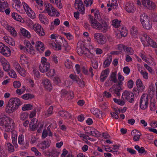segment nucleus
Listing matches in <instances>:
<instances>
[{
    "label": "nucleus",
    "instance_id": "20",
    "mask_svg": "<svg viewBox=\"0 0 157 157\" xmlns=\"http://www.w3.org/2000/svg\"><path fill=\"white\" fill-rule=\"evenodd\" d=\"M45 64H41L39 66V70L42 73L48 71L50 68V65L49 63H46Z\"/></svg>",
    "mask_w": 157,
    "mask_h": 157
},
{
    "label": "nucleus",
    "instance_id": "4",
    "mask_svg": "<svg viewBox=\"0 0 157 157\" xmlns=\"http://www.w3.org/2000/svg\"><path fill=\"white\" fill-rule=\"evenodd\" d=\"M43 6V10H40L42 13H48L49 15L51 16L55 15L57 17L59 16V13L50 3L45 2Z\"/></svg>",
    "mask_w": 157,
    "mask_h": 157
},
{
    "label": "nucleus",
    "instance_id": "14",
    "mask_svg": "<svg viewBox=\"0 0 157 157\" xmlns=\"http://www.w3.org/2000/svg\"><path fill=\"white\" fill-rule=\"evenodd\" d=\"M20 60L22 65H23L24 67L29 68V66L30 63L27 58L24 55H22L20 56Z\"/></svg>",
    "mask_w": 157,
    "mask_h": 157
},
{
    "label": "nucleus",
    "instance_id": "28",
    "mask_svg": "<svg viewBox=\"0 0 157 157\" xmlns=\"http://www.w3.org/2000/svg\"><path fill=\"white\" fill-rule=\"evenodd\" d=\"M136 85L138 88V90L139 92H142L145 87L143 85V84L140 79H138L136 81Z\"/></svg>",
    "mask_w": 157,
    "mask_h": 157
},
{
    "label": "nucleus",
    "instance_id": "27",
    "mask_svg": "<svg viewBox=\"0 0 157 157\" xmlns=\"http://www.w3.org/2000/svg\"><path fill=\"white\" fill-rule=\"evenodd\" d=\"M2 51L0 53L4 56L8 57L11 55V52L10 49L6 46H5Z\"/></svg>",
    "mask_w": 157,
    "mask_h": 157
},
{
    "label": "nucleus",
    "instance_id": "37",
    "mask_svg": "<svg viewBox=\"0 0 157 157\" xmlns=\"http://www.w3.org/2000/svg\"><path fill=\"white\" fill-rule=\"evenodd\" d=\"M140 19L142 24L145 22L149 19L147 15L144 13L141 14L140 16Z\"/></svg>",
    "mask_w": 157,
    "mask_h": 157
},
{
    "label": "nucleus",
    "instance_id": "19",
    "mask_svg": "<svg viewBox=\"0 0 157 157\" xmlns=\"http://www.w3.org/2000/svg\"><path fill=\"white\" fill-rule=\"evenodd\" d=\"M125 9L128 13H133L135 10V8L133 3L128 2L126 4Z\"/></svg>",
    "mask_w": 157,
    "mask_h": 157
},
{
    "label": "nucleus",
    "instance_id": "17",
    "mask_svg": "<svg viewBox=\"0 0 157 157\" xmlns=\"http://www.w3.org/2000/svg\"><path fill=\"white\" fill-rule=\"evenodd\" d=\"M51 141L48 140L43 141L37 145L39 147L43 150L45 149L48 148L50 145Z\"/></svg>",
    "mask_w": 157,
    "mask_h": 157
},
{
    "label": "nucleus",
    "instance_id": "35",
    "mask_svg": "<svg viewBox=\"0 0 157 157\" xmlns=\"http://www.w3.org/2000/svg\"><path fill=\"white\" fill-rule=\"evenodd\" d=\"M17 136L16 134L12 133V139L13 144L16 148L18 147L17 143Z\"/></svg>",
    "mask_w": 157,
    "mask_h": 157
},
{
    "label": "nucleus",
    "instance_id": "26",
    "mask_svg": "<svg viewBox=\"0 0 157 157\" xmlns=\"http://www.w3.org/2000/svg\"><path fill=\"white\" fill-rule=\"evenodd\" d=\"M150 39L146 34H144L140 37L141 40L144 45H147Z\"/></svg>",
    "mask_w": 157,
    "mask_h": 157
},
{
    "label": "nucleus",
    "instance_id": "50",
    "mask_svg": "<svg viewBox=\"0 0 157 157\" xmlns=\"http://www.w3.org/2000/svg\"><path fill=\"white\" fill-rule=\"evenodd\" d=\"M17 72L21 76L23 77H25L26 75V71L24 68L21 67V69H20Z\"/></svg>",
    "mask_w": 157,
    "mask_h": 157
},
{
    "label": "nucleus",
    "instance_id": "7",
    "mask_svg": "<svg viewBox=\"0 0 157 157\" xmlns=\"http://www.w3.org/2000/svg\"><path fill=\"white\" fill-rule=\"evenodd\" d=\"M18 142L22 149H27L29 147V141L25 140L24 136L22 134L18 136Z\"/></svg>",
    "mask_w": 157,
    "mask_h": 157
},
{
    "label": "nucleus",
    "instance_id": "55",
    "mask_svg": "<svg viewBox=\"0 0 157 157\" xmlns=\"http://www.w3.org/2000/svg\"><path fill=\"white\" fill-rule=\"evenodd\" d=\"M31 150L34 152L35 155L37 156L41 155V153L39 152L36 148L35 147H33L31 148Z\"/></svg>",
    "mask_w": 157,
    "mask_h": 157
},
{
    "label": "nucleus",
    "instance_id": "31",
    "mask_svg": "<svg viewBox=\"0 0 157 157\" xmlns=\"http://www.w3.org/2000/svg\"><path fill=\"white\" fill-rule=\"evenodd\" d=\"M20 31L21 35L24 37H26L28 38L31 37L30 33L25 29L23 28H21L20 29Z\"/></svg>",
    "mask_w": 157,
    "mask_h": 157
},
{
    "label": "nucleus",
    "instance_id": "12",
    "mask_svg": "<svg viewBox=\"0 0 157 157\" xmlns=\"http://www.w3.org/2000/svg\"><path fill=\"white\" fill-rule=\"evenodd\" d=\"M142 3L145 8L149 10L154 9L156 7L155 3L150 0H142Z\"/></svg>",
    "mask_w": 157,
    "mask_h": 157
},
{
    "label": "nucleus",
    "instance_id": "64",
    "mask_svg": "<svg viewBox=\"0 0 157 157\" xmlns=\"http://www.w3.org/2000/svg\"><path fill=\"white\" fill-rule=\"evenodd\" d=\"M28 117V114L26 113H21L20 115L21 119L24 120L26 119Z\"/></svg>",
    "mask_w": 157,
    "mask_h": 157
},
{
    "label": "nucleus",
    "instance_id": "1",
    "mask_svg": "<svg viewBox=\"0 0 157 157\" xmlns=\"http://www.w3.org/2000/svg\"><path fill=\"white\" fill-rule=\"evenodd\" d=\"M21 104L20 100L17 98H12L9 100L6 108V111L8 113L14 112Z\"/></svg>",
    "mask_w": 157,
    "mask_h": 157
},
{
    "label": "nucleus",
    "instance_id": "6",
    "mask_svg": "<svg viewBox=\"0 0 157 157\" xmlns=\"http://www.w3.org/2000/svg\"><path fill=\"white\" fill-rule=\"evenodd\" d=\"M77 50L78 53L80 56L85 55L88 58L90 57L91 53L89 50L85 47V43L82 41H79L77 44Z\"/></svg>",
    "mask_w": 157,
    "mask_h": 157
},
{
    "label": "nucleus",
    "instance_id": "10",
    "mask_svg": "<svg viewBox=\"0 0 157 157\" xmlns=\"http://www.w3.org/2000/svg\"><path fill=\"white\" fill-rule=\"evenodd\" d=\"M94 38L95 41L100 44H105L106 42L105 37L100 33H97L94 34Z\"/></svg>",
    "mask_w": 157,
    "mask_h": 157
},
{
    "label": "nucleus",
    "instance_id": "44",
    "mask_svg": "<svg viewBox=\"0 0 157 157\" xmlns=\"http://www.w3.org/2000/svg\"><path fill=\"white\" fill-rule=\"evenodd\" d=\"M44 5L43 2L42 0L41 1H39L37 3L36 7L40 10H43Z\"/></svg>",
    "mask_w": 157,
    "mask_h": 157
},
{
    "label": "nucleus",
    "instance_id": "51",
    "mask_svg": "<svg viewBox=\"0 0 157 157\" xmlns=\"http://www.w3.org/2000/svg\"><path fill=\"white\" fill-rule=\"evenodd\" d=\"M64 39V40L63 42V46L65 48V49L66 51H68V50L70 49V48L68 45L67 42Z\"/></svg>",
    "mask_w": 157,
    "mask_h": 157
},
{
    "label": "nucleus",
    "instance_id": "22",
    "mask_svg": "<svg viewBox=\"0 0 157 157\" xmlns=\"http://www.w3.org/2000/svg\"><path fill=\"white\" fill-rule=\"evenodd\" d=\"M109 73V69L108 68L102 71L100 76V80L102 82H104L108 77Z\"/></svg>",
    "mask_w": 157,
    "mask_h": 157
},
{
    "label": "nucleus",
    "instance_id": "46",
    "mask_svg": "<svg viewBox=\"0 0 157 157\" xmlns=\"http://www.w3.org/2000/svg\"><path fill=\"white\" fill-rule=\"evenodd\" d=\"M65 67L68 69H71L72 67V64L71 61L67 59L65 63Z\"/></svg>",
    "mask_w": 157,
    "mask_h": 157
},
{
    "label": "nucleus",
    "instance_id": "60",
    "mask_svg": "<svg viewBox=\"0 0 157 157\" xmlns=\"http://www.w3.org/2000/svg\"><path fill=\"white\" fill-rule=\"evenodd\" d=\"M93 2V0H85L84 3L86 5V7H88L92 5Z\"/></svg>",
    "mask_w": 157,
    "mask_h": 157
},
{
    "label": "nucleus",
    "instance_id": "42",
    "mask_svg": "<svg viewBox=\"0 0 157 157\" xmlns=\"http://www.w3.org/2000/svg\"><path fill=\"white\" fill-rule=\"evenodd\" d=\"M34 98V96L29 94H25L22 96V98L25 100L30 99Z\"/></svg>",
    "mask_w": 157,
    "mask_h": 157
},
{
    "label": "nucleus",
    "instance_id": "53",
    "mask_svg": "<svg viewBox=\"0 0 157 157\" xmlns=\"http://www.w3.org/2000/svg\"><path fill=\"white\" fill-rule=\"evenodd\" d=\"M59 154L58 152L54 150H53L51 152H49V155L52 156V157H57Z\"/></svg>",
    "mask_w": 157,
    "mask_h": 157
},
{
    "label": "nucleus",
    "instance_id": "25",
    "mask_svg": "<svg viewBox=\"0 0 157 157\" xmlns=\"http://www.w3.org/2000/svg\"><path fill=\"white\" fill-rule=\"evenodd\" d=\"M90 132H86V133L87 134L89 135H92L93 136L96 137H99L100 136V133L98 132L97 130L94 129L93 128H91L90 129Z\"/></svg>",
    "mask_w": 157,
    "mask_h": 157
},
{
    "label": "nucleus",
    "instance_id": "11",
    "mask_svg": "<svg viewBox=\"0 0 157 157\" xmlns=\"http://www.w3.org/2000/svg\"><path fill=\"white\" fill-rule=\"evenodd\" d=\"M74 6L75 8L80 11L82 14H83L84 13L85 8L81 0H75Z\"/></svg>",
    "mask_w": 157,
    "mask_h": 157
},
{
    "label": "nucleus",
    "instance_id": "9",
    "mask_svg": "<svg viewBox=\"0 0 157 157\" xmlns=\"http://www.w3.org/2000/svg\"><path fill=\"white\" fill-rule=\"evenodd\" d=\"M122 98L123 99L127 100L129 102L131 103L134 100V96L133 94L131 92L125 90L123 93Z\"/></svg>",
    "mask_w": 157,
    "mask_h": 157
},
{
    "label": "nucleus",
    "instance_id": "30",
    "mask_svg": "<svg viewBox=\"0 0 157 157\" xmlns=\"http://www.w3.org/2000/svg\"><path fill=\"white\" fill-rule=\"evenodd\" d=\"M58 113L60 116L64 119L71 117L70 113L65 111H60L58 112Z\"/></svg>",
    "mask_w": 157,
    "mask_h": 157
},
{
    "label": "nucleus",
    "instance_id": "54",
    "mask_svg": "<svg viewBox=\"0 0 157 157\" xmlns=\"http://www.w3.org/2000/svg\"><path fill=\"white\" fill-rule=\"evenodd\" d=\"M147 44L150 45L152 47L156 48L157 47V45L156 43L152 39H150Z\"/></svg>",
    "mask_w": 157,
    "mask_h": 157
},
{
    "label": "nucleus",
    "instance_id": "63",
    "mask_svg": "<svg viewBox=\"0 0 157 157\" xmlns=\"http://www.w3.org/2000/svg\"><path fill=\"white\" fill-rule=\"evenodd\" d=\"M3 39L8 44H11L12 45H13L14 44V42H11L10 40V38L7 36H4L3 37Z\"/></svg>",
    "mask_w": 157,
    "mask_h": 157
},
{
    "label": "nucleus",
    "instance_id": "29",
    "mask_svg": "<svg viewBox=\"0 0 157 157\" xmlns=\"http://www.w3.org/2000/svg\"><path fill=\"white\" fill-rule=\"evenodd\" d=\"M112 60V56H109L104 62L103 63V67L106 68L108 67L110 65Z\"/></svg>",
    "mask_w": 157,
    "mask_h": 157
},
{
    "label": "nucleus",
    "instance_id": "5",
    "mask_svg": "<svg viewBox=\"0 0 157 157\" xmlns=\"http://www.w3.org/2000/svg\"><path fill=\"white\" fill-rule=\"evenodd\" d=\"M0 125L5 128V131L7 132H12L13 126H12V120L9 117L5 116L0 118Z\"/></svg>",
    "mask_w": 157,
    "mask_h": 157
},
{
    "label": "nucleus",
    "instance_id": "38",
    "mask_svg": "<svg viewBox=\"0 0 157 157\" xmlns=\"http://www.w3.org/2000/svg\"><path fill=\"white\" fill-rule=\"evenodd\" d=\"M135 148L136 150L138 151L139 153L142 154L145 152V154H146V152L145 151L144 147H140L139 146L137 145L135 146Z\"/></svg>",
    "mask_w": 157,
    "mask_h": 157
},
{
    "label": "nucleus",
    "instance_id": "32",
    "mask_svg": "<svg viewBox=\"0 0 157 157\" xmlns=\"http://www.w3.org/2000/svg\"><path fill=\"white\" fill-rule=\"evenodd\" d=\"M8 6V3L4 0H0V11L4 12V10Z\"/></svg>",
    "mask_w": 157,
    "mask_h": 157
},
{
    "label": "nucleus",
    "instance_id": "39",
    "mask_svg": "<svg viewBox=\"0 0 157 157\" xmlns=\"http://www.w3.org/2000/svg\"><path fill=\"white\" fill-rule=\"evenodd\" d=\"M125 48L124 51L126 52L128 55H131L133 54L134 51L132 48L126 46Z\"/></svg>",
    "mask_w": 157,
    "mask_h": 157
},
{
    "label": "nucleus",
    "instance_id": "48",
    "mask_svg": "<svg viewBox=\"0 0 157 157\" xmlns=\"http://www.w3.org/2000/svg\"><path fill=\"white\" fill-rule=\"evenodd\" d=\"M47 75L49 77H52L55 74V70L54 69H51L47 71Z\"/></svg>",
    "mask_w": 157,
    "mask_h": 157
},
{
    "label": "nucleus",
    "instance_id": "36",
    "mask_svg": "<svg viewBox=\"0 0 157 157\" xmlns=\"http://www.w3.org/2000/svg\"><path fill=\"white\" fill-rule=\"evenodd\" d=\"M138 33V28L135 26L132 27L131 29V34L132 36L134 37Z\"/></svg>",
    "mask_w": 157,
    "mask_h": 157
},
{
    "label": "nucleus",
    "instance_id": "15",
    "mask_svg": "<svg viewBox=\"0 0 157 157\" xmlns=\"http://www.w3.org/2000/svg\"><path fill=\"white\" fill-rule=\"evenodd\" d=\"M33 29L39 36H42L45 35V33L43 29L41 28L40 25L39 24H35L34 25Z\"/></svg>",
    "mask_w": 157,
    "mask_h": 157
},
{
    "label": "nucleus",
    "instance_id": "18",
    "mask_svg": "<svg viewBox=\"0 0 157 157\" xmlns=\"http://www.w3.org/2000/svg\"><path fill=\"white\" fill-rule=\"evenodd\" d=\"M45 89L49 91L52 89V85L50 81L47 78H44L42 80Z\"/></svg>",
    "mask_w": 157,
    "mask_h": 157
},
{
    "label": "nucleus",
    "instance_id": "49",
    "mask_svg": "<svg viewBox=\"0 0 157 157\" xmlns=\"http://www.w3.org/2000/svg\"><path fill=\"white\" fill-rule=\"evenodd\" d=\"M53 109V107L52 106L49 107L47 110V112L45 113L46 117L49 116L52 114Z\"/></svg>",
    "mask_w": 157,
    "mask_h": 157
},
{
    "label": "nucleus",
    "instance_id": "23",
    "mask_svg": "<svg viewBox=\"0 0 157 157\" xmlns=\"http://www.w3.org/2000/svg\"><path fill=\"white\" fill-rule=\"evenodd\" d=\"M37 120L34 118L30 123L29 127L33 131L35 130L37 128L38 125H37Z\"/></svg>",
    "mask_w": 157,
    "mask_h": 157
},
{
    "label": "nucleus",
    "instance_id": "21",
    "mask_svg": "<svg viewBox=\"0 0 157 157\" xmlns=\"http://www.w3.org/2000/svg\"><path fill=\"white\" fill-rule=\"evenodd\" d=\"M131 134L132 135V134H134L133 135V140L135 141H139L140 138V136L141 135L140 132L136 129L133 130L132 131Z\"/></svg>",
    "mask_w": 157,
    "mask_h": 157
},
{
    "label": "nucleus",
    "instance_id": "58",
    "mask_svg": "<svg viewBox=\"0 0 157 157\" xmlns=\"http://www.w3.org/2000/svg\"><path fill=\"white\" fill-rule=\"evenodd\" d=\"M9 32L11 34L14 36H16L17 35V33L14 29L11 27L9 30Z\"/></svg>",
    "mask_w": 157,
    "mask_h": 157
},
{
    "label": "nucleus",
    "instance_id": "59",
    "mask_svg": "<svg viewBox=\"0 0 157 157\" xmlns=\"http://www.w3.org/2000/svg\"><path fill=\"white\" fill-rule=\"evenodd\" d=\"M39 18L40 21L44 24L46 23V22L45 21V20L46 21L44 18V16L42 14H40L39 15Z\"/></svg>",
    "mask_w": 157,
    "mask_h": 157
},
{
    "label": "nucleus",
    "instance_id": "24",
    "mask_svg": "<svg viewBox=\"0 0 157 157\" xmlns=\"http://www.w3.org/2000/svg\"><path fill=\"white\" fill-rule=\"evenodd\" d=\"M36 49L40 52H42L44 50V44L40 41H37L36 44Z\"/></svg>",
    "mask_w": 157,
    "mask_h": 157
},
{
    "label": "nucleus",
    "instance_id": "62",
    "mask_svg": "<svg viewBox=\"0 0 157 157\" xmlns=\"http://www.w3.org/2000/svg\"><path fill=\"white\" fill-rule=\"evenodd\" d=\"M140 73L144 79H147L148 78V74L146 71L141 70L140 72Z\"/></svg>",
    "mask_w": 157,
    "mask_h": 157
},
{
    "label": "nucleus",
    "instance_id": "52",
    "mask_svg": "<svg viewBox=\"0 0 157 157\" xmlns=\"http://www.w3.org/2000/svg\"><path fill=\"white\" fill-rule=\"evenodd\" d=\"M13 66L17 71H19L20 69H21V67L17 62H14L13 63Z\"/></svg>",
    "mask_w": 157,
    "mask_h": 157
},
{
    "label": "nucleus",
    "instance_id": "34",
    "mask_svg": "<svg viewBox=\"0 0 157 157\" xmlns=\"http://www.w3.org/2000/svg\"><path fill=\"white\" fill-rule=\"evenodd\" d=\"M11 17L12 18L17 21L21 22L22 19L21 17L18 15L17 13L13 12L11 14Z\"/></svg>",
    "mask_w": 157,
    "mask_h": 157
},
{
    "label": "nucleus",
    "instance_id": "43",
    "mask_svg": "<svg viewBox=\"0 0 157 157\" xmlns=\"http://www.w3.org/2000/svg\"><path fill=\"white\" fill-rule=\"evenodd\" d=\"M111 81L113 82L114 83H117V79L116 78V72H112L110 75Z\"/></svg>",
    "mask_w": 157,
    "mask_h": 157
},
{
    "label": "nucleus",
    "instance_id": "41",
    "mask_svg": "<svg viewBox=\"0 0 157 157\" xmlns=\"http://www.w3.org/2000/svg\"><path fill=\"white\" fill-rule=\"evenodd\" d=\"M33 106L31 105L28 104H25L22 107V109L23 111L29 110L32 109Z\"/></svg>",
    "mask_w": 157,
    "mask_h": 157
},
{
    "label": "nucleus",
    "instance_id": "47",
    "mask_svg": "<svg viewBox=\"0 0 157 157\" xmlns=\"http://www.w3.org/2000/svg\"><path fill=\"white\" fill-rule=\"evenodd\" d=\"M120 22L118 21V20L117 19H115L114 20H113L112 21V25H113L115 28L119 27L121 26H120Z\"/></svg>",
    "mask_w": 157,
    "mask_h": 157
},
{
    "label": "nucleus",
    "instance_id": "8",
    "mask_svg": "<svg viewBox=\"0 0 157 157\" xmlns=\"http://www.w3.org/2000/svg\"><path fill=\"white\" fill-rule=\"evenodd\" d=\"M148 105V98L147 95L143 94L140 98V106L142 109H145L147 108Z\"/></svg>",
    "mask_w": 157,
    "mask_h": 157
},
{
    "label": "nucleus",
    "instance_id": "3",
    "mask_svg": "<svg viewBox=\"0 0 157 157\" xmlns=\"http://www.w3.org/2000/svg\"><path fill=\"white\" fill-rule=\"evenodd\" d=\"M89 22L93 28L101 30L102 32L104 33L106 32L108 28L107 25L105 23L103 24L102 25L100 23L98 22L92 15H89Z\"/></svg>",
    "mask_w": 157,
    "mask_h": 157
},
{
    "label": "nucleus",
    "instance_id": "33",
    "mask_svg": "<svg viewBox=\"0 0 157 157\" xmlns=\"http://www.w3.org/2000/svg\"><path fill=\"white\" fill-rule=\"evenodd\" d=\"M142 24L144 28L146 29H150L152 27L151 23L149 21V19Z\"/></svg>",
    "mask_w": 157,
    "mask_h": 157
},
{
    "label": "nucleus",
    "instance_id": "45",
    "mask_svg": "<svg viewBox=\"0 0 157 157\" xmlns=\"http://www.w3.org/2000/svg\"><path fill=\"white\" fill-rule=\"evenodd\" d=\"M6 146L8 151L10 152H12L14 151V149L13 146L10 143H8L7 144Z\"/></svg>",
    "mask_w": 157,
    "mask_h": 157
},
{
    "label": "nucleus",
    "instance_id": "2",
    "mask_svg": "<svg viewBox=\"0 0 157 157\" xmlns=\"http://www.w3.org/2000/svg\"><path fill=\"white\" fill-rule=\"evenodd\" d=\"M118 79L119 81L118 83L113 85L110 88L109 91L112 93L115 94L117 96H120V91L123 90L121 87L123 82L122 81L124 80V77L121 75V73H118Z\"/></svg>",
    "mask_w": 157,
    "mask_h": 157
},
{
    "label": "nucleus",
    "instance_id": "40",
    "mask_svg": "<svg viewBox=\"0 0 157 157\" xmlns=\"http://www.w3.org/2000/svg\"><path fill=\"white\" fill-rule=\"evenodd\" d=\"M127 30L124 27H122L120 33L117 34V36L119 35V36H120L121 35L122 36L125 37L127 35Z\"/></svg>",
    "mask_w": 157,
    "mask_h": 157
},
{
    "label": "nucleus",
    "instance_id": "57",
    "mask_svg": "<svg viewBox=\"0 0 157 157\" xmlns=\"http://www.w3.org/2000/svg\"><path fill=\"white\" fill-rule=\"evenodd\" d=\"M9 74L12 78H16L17 77L16 74L13 70H10L9 72Z\"/></svg>",
    "mask_w": 157,
    "mask_h": 157
},
{
    "label": "nucleus",
    "instance_id": "16",
    "mask_svg": "<svg viewBox=\"0 0 157 157\" xmlns=\"http://www.w3.org/2000/svg\"><path fill=\"white\" fill-rule=\"evenodd\" d=\"M0 62L3 67V69L6 71H8L10 69V65L9 63L4 58L0 59Z\"/></svg>",
    "mask_w": 157,
    "mask_h": 157
},
{
    "label": "nucleus",
    "instance_id": "61",
    "mask_svg": "<svg viewBox=\"0 0 157 157\" xmlns=\"http://www.w3.org/2000/svg\"><path fill=\"white\" fill-rule=\"evenodd\" d=\"M13 86L16 88H18L21 86V82L19 81H15L13 83Z\"/></svg>",
    "mask_w": 157,
    "mask_h": 157
},
{
    "label": "nucleus",
    "instance_id": "56",
    "mask_svg": "<svg viewBox=\"0 0 157 157\" xmlns=\"http://www.w3.org/2000/svg\"><path fill=\"white\" fill-rule=\"evenodd\" d=\"M25 88L24 86L23 87V88L21 89H17L16 91L17 94L18 95H21L25 91Z\"/></svg>",
    "mask_w": 157,
    "mask_h": 157
},
{
    "label": "nucleus",
    "instance_id": "13",
    "mask_svg": "<svg viewBox=\"0 0 157 157\" xmlns=\"http://www.w3.org/2000/svg\"><path fill=\"white\" fill-rule=\"evenodd\" d=\"M23 6L28 16L32 18H34L35 17V13L29 6L26 3L24 2H23Z\"/></svg>",
    "mask_w": 157,
    "mask_h": 157
}]
</instances>
